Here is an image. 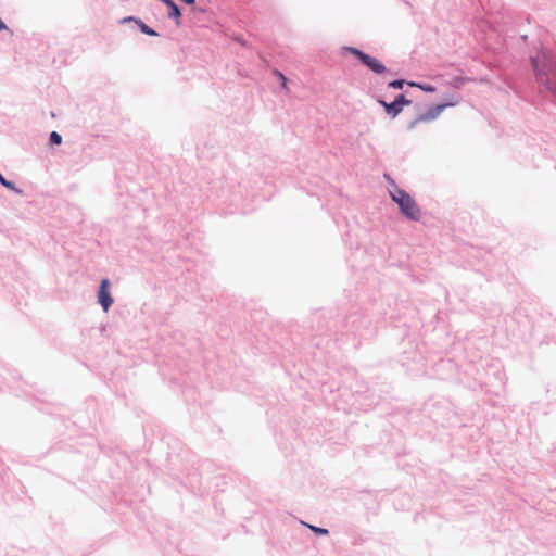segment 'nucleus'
<instances>
[{
  "label": "nucleus",
  "instance_id": "nucleus-1",
  "mask_svg": "<svg viewBox=\"0 0 556 556\" xmlns=\"http://www.w3.org/2000/svg\"><path fill=\"white\" fill-rule=\"evenodd\" d=\"M532 66L536 72L538 81L552 93H556V61L553 55L541 50L532 58Z\"/></svg>",
  "mask_w": 556,
  "mask_h": 556
},
{
  "label": "nucleus",
  "instance_id": "nucleus-2",
  "mask_svg": "<svg viewBox=\"0 0 556 556\" xmlns=\"http://www.w3.org/2000/svg\"><path fill=\"white\" fill-rule=\"evenodd\" d=\"M390 195L400 206L401 212L412 220H419L420 211L415 200L404 190L395 187L390 191Z\"/></svg>",
  "mask_w": 556,
  "mask_h": 556
},
{
  "label": "nucleus",
  "instance_id": "nucleus-3",
  "mask_svg": "<svg viewBox=\"0 0 556 556\" xmlns=\"http://www.w3.org/2000/svg\"><path fill=\"white\" fill-rule=\"evenodd\" d=\"M348 51L355 55L364 65L377 74L386 71L384 65L376 58H372L356 48H348Z\"/></svg>",
  "mask_w": 556,
  "mask_h": 556
},
{
  "label": "nucleus",
  "instance_id": "nucleus-4",
  "mask_svg": "<svg viewBox=\"0 0 556 556\" xmlns=\"http://www.w3.org/2000/svg\"><path fill=\"white\" fill-rule=\"evenodd\" d=\"M379 103L384 108L386 112L391 115L392 117H395L399 115L404 105L409 104L410 100H407L404 94H399L395 100L391 103H387L382 100L379 101Z\"/></svg>",
  "mask_w": 556,
  "mask_h": 556
},
{
  "label": "nucleus",
  "instance_id": "nucleus-5",
  "mask_svg": "<svg viewBox=\"0 0 556 556\" xmlns=\"http://www.w3.org/2000/svg\"><path fill=\"white\" fill-rule=\"evenodd\" d=\"M98 300L101 306L103 307L104 312H108L113 303V299L110 294V281L106 278L102 279L100 283Z\"/></svg>",
  "mask_w": 556,
  "mask_h": 556
},
{
  "label": "nucleus",
  "instance_id": "nucleus-6",
  "mask_svg": "<svg viewBox=\"0 0 556 556\" xmlns=\"http://www.w3.org/2000/svg\"><path fill=\"white\" fill-rule=\"evenodd\" d=\"M448 104H438L430 108L426 113L419 115L415 121L409 124V128H414L420 122H430L437 118Z\"/></svg>",
  "mask_w": 556,
  "mask_h": 556
},
{
  "label": "nucleus",
  "instance_id": "nucleus-7",
  "mask_svg": "<svg viewBox=\"0 0 556 556\" xmlns=\"http://www.w3.org/2000/svg\"><path fill=\"white\" fill-rule=\"evenodd\" d=\"M122 23H126V22H135L139 29L146 34V35H149V36H157V33L154 31L152 28H150L147 24H144L141 20H138L136 17H132V16H129V17H125L121 21Z\"/></svg>",
  "mask_w": 556,
  "mask_h": 556
},
{
  "label": "nucleus",
  "instance_id": "nucleus-8",
  "mask_svg": "<svg viewBox=\"0 0 556 556\" xmlns=\"http://www.w3.org/2000/svg\"><path fill=\"white\" fill-rule=\"evenodd\" d=\"M164 4L168 8V17L176 20V24L179 25V17L181 15L179 8L173 0H164Z\"/></svg>",
  "mask_w": 556,
  "mask_h": 556
},
{
  "label": "nucleus",
  "instance_id": "nucleus-9",
  "mask_svg": "<svg viewBox=\"0 0 556 556\" xmlns=\"http://www.w3.org/2000/svg\"><path fill=\"white\" fill-rule=\"evenodd\" d=\"M302 525H304L306 528H308L315 535L318 536H326L329 534V530L326 528L317 527L314 525H309L307 522L302 521Z\"/></svg>",
  "mask_w": 556,
  "mask_h": 556
},
{
  "label": "nucleus",
  "instance_id": "nucleus-10",
  "mask_svg": "<svg viewBox=\"0 0 556 556\" xmlns=\"http://www.w3.org/2000/svg\"><path fill=\"white\" fill-rule=\"evenodd\" d=\"M50 141L53 144H60L62 142V137L56 131H52L50 135Z\"/></svg>",
  "mask_w": 556,
  "mask_h": 556
},
{
  "label": "nucleus",
  "instance_id": "nucleus-11",
  "mask_svg": "<svg viewBox=\"0 0 556 556\" xmlns=\"http://www.w3.org/2000/svg\"><path fill=\"white\" fill-rule=\"evenodd\" d=\"M404 85V81L403 80H393L389 84V86L391 88H394V89H401Z\"/></svg>",
  "mask_w": 556,
  "mask_h": 556
},
{
  "label": "nucleus",
  "instance_id": "nucleus-12",
  "mask_svg": "<svg viewBox=\"0 0 556 556\" xmlns=\"http://www.w3.org/2000/svg\"><path fill=\"white\" fill-rule=\"evenodd\" d=\"M0 182L8 188H11V182L7 181L5 178L0 174Z\"/></svg>",
  "mask_w": 556,
  "mask_h": 556
},
{
  "label": "nucleus",
  "instance_id": "nucleus-13",
  "mask_svg": "<svg viewBox=\"0 0 556 556\" xmlns=\"http://www.w3.org/2000/svg\"><path fill=\"white\" fill-rule=\"evenodd\" d=\"M420 88L427 92H433L435 90L433 86H420Z\"/></svg>",
  "mask_w": 556,
  "mask_h": 556
},
{
  "label": "nucleus",
  "instance_id": "nucleus-14",
  "mask_svg": "<svg viewBox=\"0 0 556 556\" xmlns=\"http://www.w3.org/2000/svg\"><path fill=\"white\" fill-rule=\"evenodd\" d=\"M7 29V25L0 18V31Z\"/></svg>",
  "mask_w": 556,
  "mask_h": 556
},
{
  "label": "nucleus",
  "instance_id": "nucleus-15",
  "mask_svg": "<svg viewBox=\"0 0 556 556\" xmlns=\"http://www.w3.org/2000/svg\"><path fill=\"white\" fill-rule=\"evenodd\" d=\"M181 1L187 3V4H193L194 3V0H181Z\"/></svg>",
  "mask_w": 556,
  "mask_h": 556
},
{
  "label": "nucleus",
  "instance_id": "nucleus-16",
  "mask_svg": "<svg viewBox=\"0 0 556 556\" xmlns=\"http://www.w3.org/2000/svg\"><path fill=\"white\" fill-rule=\"evenodd\" d=\"M164 3V0H161Z\"/></svg>",
  "mask_w": 556,
  "mask_h": 556
}]
</instances>
